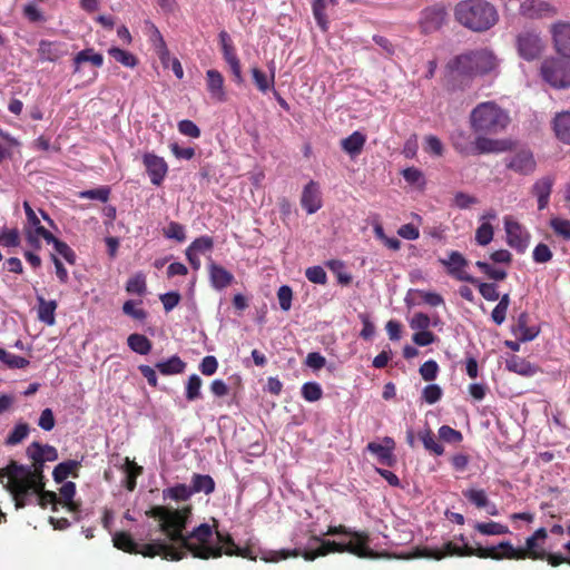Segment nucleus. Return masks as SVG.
<instances>
[{"mask_svg":"<svg viewBox=\"0 0 570 570\" xmlns=\"http://www.w3.org/2000/svg\"><path fill=\"white\" fill-rule=\"evenodd\" d=\"M214 248V239L208 235L200 236L191 242V244L186 248L196 254H206L212 252Z\"/></svg>","mask_w":570,"mask_h":570,"instance_id":"de8ad7c7","label":"nucleus"},{"mask_svg":"<svg viewBox=\"0 0 570 570\" xmlns=\"http://www.w3.org/2000/svg\"><path fill=\"white\" fill-rule=\"evenodd\" d=\"M190 489L193 495L195 493L204 492L205 494H210L215 491V481L208 474H198L194 473L191 476Z\"/></svg>","mask_w":570,"mask_h":570,"instance_id":"f704fd0d","label":"nucleus"},{"mask_svg":"<svg viewBox=\"0 0 570 570\" xmlns=\"http://www.w3.org/2000/svg\"><path fill=\"white\" fill-rule=\"evenodd\" d=\"M515 46L519 56L527 61L540 58L546 48L540 33L534 29H525L519 32L515 38Z\"/></svg>","mask_w":570,"mask_h":570,"instance_id":"9b49d317","label":"nucleus"},{"mask_svg":"<svg viewBox=\"0 0 570 570\" xmlns=\"http://www.w3.org/2000/svg\"><path fill=\"white\" fill-rule=\"evenodd\" d=\"M68 52L67 45L61 41L41 40L38 47L40 60L55 62L66 56Z\"/></svg>","mask_w":570,"mask_h":570,"instance_id":"a878e982","label":"nucleus"},{"mask_svg":"<svg viewBox=\"0 0 570 570\" xmlns=\"http://www.w3.org/2000/svg\"><path fill=\"white\" fill-rule=\"evenodd\" d=\"M440 263L446 268V273L456 281L478 283V279L466 272L469 262L460 252L452 250L448 258L440 259Z\"/></svg>","mask_w":570,"mask_h":570,"instance_id":"ddd939ff","label":"nucleus"},{"mask_svg":"<svg viewBox=\"0 0 570 570\" xmlns=\"http://www.w3.org/2000/svg\"><path fill=\"white\" fill-rule=\"evenodd\" d=\"M164 236L181 243L186 239L185 227L177 222H170L164 229Z\"/></svg>","mask_w":570,"mask_h":570,"instance_id":"680f3d73","label":"nucleus"},{"mask_svg":"<svg viewBox=\"0 0 570 570\" xmlns=\"http://www.w3.org/2000/svg\"><path fill=\"white\" fill-rule=\"evenodd\" d=\"M312 541L318 542L320 547L315 550H304L299 549L293 550H265L261 551L259 558L265 562H278L281 560H285L289 557H298L302 556L306 561H314L318 557H324L331 552H348L358 558L363 559H376L379 558V553L373 551L370 548V534L368 533H353V540L348 542H336L330 540H323L317 535H313L311 538Z\"/></svg>","mask_w":570,"mask_h":570,"instance_id":"f03ea898","label":"nucleus"},{"mask_svg":"<svg viewBox=\"0 0 570 570\" xmlns=\"http://www.w3.org/2000/svg\"><path fill=\"white\" fill-rule=\"evenodd\" d=\"M450 67L459 76L474 78L494 71L498 67V59L488 49H478L456 56Z\"/></svg>","mask_w":570,"mask_h":570,"instance_id":"6e6552de","label":"nucleus"},{"mask_svg":"<svg viewBox=\"0 0 570 570\" xmlns=\"http://www.w3.org/2000/svg\"><path fill=\"white\" fill-rule=\"evenodd\" d=\"M138 553L147 558L160 556L163 559L170 561H179L186 557L185 551L177 550L174 544L164 540H156L142 546L138 544Z\"/></svg>","mask_w":570,"mask_h":570,"instance_id":"f8f14e48","label":"nucleus"},{"mask_svg":"<svg viewBox=\"0 0 570 570\" xmlns=\"http://www.w3.org/2000/svg\"><path fill=\"white\" fill-rule=\"evenodd\" d=\"M202 379L197 374H193L188 377L186 384V399L188 401H195L202 396Z\"/></svg>","mask_w":570,"mask_h":570,"instance_id":"6e6d98bb","label":"nucleus"},{"mask_svg":"<svg viewBox=\"0 0 570 570\" xmlns=\"http://www.w3.org/2000/svg\"><path fill=\"white\" fill-rule=\"evenodd\" d=\"M302 396L307 402H316L322 399L323 390L316 382H307L302 386Z\"/></svg>","mask_w":570,"mask_h":570,"instance_id":"5fc2aeb1","label":"nucleus"},{"mask_svg":"<svg viewBox=\"0 0 570 570\" xmlns=\"http://www.w3.org/2000/svg\"><path fill=\"white\" fill-rule=\"evenodd\" d=\"M439 438L442 441L451 444H458L463 440L462 433L449 425H442L439 429Z\"/></svg>","mask_w":570,"mask_h":570,"instance_id":"bf43d9fd","label":"nucleus"},{"mask_svg":"<svg viewBox=\"0 0 570 570\" xmlns=\"http://www.w3.org/2000/svg\"><path fill=\"white\" fill-rule=\"evenodd\" d=\"M507 366L510 371L523 376H531L535 373L534 367L529 362L519 357H513L510 360Z\"/></svg>","mask_w":570,"mask_h":570,"instance_id":"3c124183","label":"nucleus"},{"mask_svg":"<svg viewBox=\"0 0 570 570\" xmlns=\"http://www.w3.org/2000/svg\"><path fill=\"white\" fill-rule=\"evenodd\" d=\"M83 62H90L92 66L99 68L104 63V57L101 53L95 52L92 48L79 51L73 58V72H78L80 65Z\"/></svg>","mask_w":570,"mask_h":570,"instance_id":"473e14b6","label":"nucleus"},{"mask_svg":"<svg viewBox=\"0 0 570 570\" xmlns=\"http://www.w3.org/2000/svg\"><path fill=\"white\" fill-rule=\"evenodd\" d=\"M206 88L212 100L215 102H225L227 100L225 79L218 70L209 69L206 71Z\"/></svg>","mask_w":570,"mask_h":570,"instance_id":"4be33fe9","label":"nucleus"},{"mask_svg":"<svg viewBox=\"0 0 570 570\" xmlns=\"http://www.w3.org/2000/svg\"><path fill=\"white\" fill-rule=\"evenodd\" d=\"M29 425L27 423H18L6 439L7 445H17L22 442L29 434Z\"/></svg>","mask_w":570,"mask_h":570,"instance_id":"603ef678","label":"nucleus"},{"mask_svg":"<svg viewBox=\"0 0 570 570\" xmlns=\"http://www.w3.org/2000/svg\"><path fill=\"white\" fill-rule=\"evenodd\" d=\"M505 167L519 175H530L537 168V161L530 149H520L505 159Z\"/></svg>","mask_w":570,"mask_h":570,"instance_id":"2eb2a0df","label":"nucleus"},{"mask_svg":"<svg viewBox=\"0 0 570 570\" xmlns=\"http://www.w3.org/2000/svg\"><path fill=\"white\" fill-rule=\"evenodd\" d=\"M127 344L131 351L140 355H147L153 348L151 341L144 334L134 333L127 338Z\"/></svg>","mask_w":570,"mask_h":570,"instance_id":"4c0bfd02","label":"nucleus"},{"mask_svg":"<svg viewBox=\"0 0 570 570\" xmlns=\"http://www.w3.org/2000/svg\"><path fill=\"white\" fill-rule=\"evenodd\" d=\"M553 185L554 178L552 176L541 177L532 185L531 194L537 197L539 210L548 207Z\"/></svg>","mask_w":570,"mask_h":570,"instance_id":"393cba45","label":"nucleus"},{"mask_svg":"<svg viewBox=\"0 0 570 570\" xmlns=\"http://www.w3.org/2000/svg\"><path fill=\"white\" fill-rule=\"evenodd\" d=\"M23 209L27 216V225L30 227L26 228L27 240L32 247L40 248L39 238H42V234L40 233V230L46 228L41 225L39 217L32 209L29 202H23Z\"/></svg>","mask_w":570,"mask_h":570,"instance_id":"412c9836","label":"nucleus"},{"mask_svg":"<svg viewBox=\"0 0 570 570\" xmlns=\"http://www.w3.org/2000/svg\"><path fill=\"white\" fill-rule=\"evenodd\" d=\"M250 73L253 77L254 85L257 90L262 94H266L269 90H274L275 88V67L269 68V73L267 75L258 67H252Z\"/></svg>","mask_w":570,"mask_h":570,"instance_id":"cd10ccee","label":"nucleus"},{"mask_svg":"<svg viewBox=\"0 0 570 570\" xmlns=\"http://www.w3.org/2000/svg\"><path fill=\"white\" fill-rule=\"evenodd\" d=\"M279 307L287 312L292 307L293 291L288 285H283L277 291Z\"/></svg>","mask_w":570,"mask_h":570,"instance_id":"338daca9","label":"nucleus"},{"mask_svg":"<svg viewBox=\"0 0 570 570\" xmlns=\"http://www.w3.org/2000/svg\"><path fill=\"white\" fill-rule=\"evenodd\" d=\"M0 361L9 368H26L30 362L21 356L14 355L0 347Z\"/></svg>","mask_w":570,"mask_h":570,"instance_id":"09e8293b","label":"nucleus"},{"mask_svg":"<svg viewBox=\"0 0 570 570\" xmlns=\"http://www.w3.org/2000/svg\"><path fill=\"white\" fill-rule=\"evenodd\" d=\"M9 473L16 478L11 483L13 485L11 495L18 510L28 504V499L33 495L35 491H41L46 485L43 471L19 464L14 460L9 462Z\"/></svg>","mask_w":570,"mask_h":570,"instance_id":"20e7f679","label":"nucleus"},{"mask_svg":"<svg viewBox=\"0 0 570 570\" xmlns=\"http://www.w3.org/2000/svg\"><path fill=\"white\" fill-rule=\"evenodd\" d=\"M223 554L228 557H242L255 561L258 553L254 550L253 546L247 543L245 547H238L236 549H229V551H223Z\"/></svg>","mask_w":570,"mask_h":570,"instance_id":"69168bd1","label":"nucleus"},{"mask_svg":"<svg viewBox=\"0 0 570 570\" xmlns=\"http://www.w3.org/2000/svg\"><path fill=\"white\" fill-rule=\"evenodd\" d=\"M301 205L307 214H314L322 207V196L318 183L308 181L302 191Z\"/></svg>","mask_w":570,"mask_h":570,"instance_id":"5701e85b","label":"nucleus"},{"mask_svg":"<svg viewBox=\"0 0 570 570\" xmlns=\"http://www.w3.org/2000/svg\"><path fill=\"white\" fill-rule=\"evenodd\" d=\"M155 367L163 375L180 374L185 371L186 363L177 355L169 357L167 361L156 363Z\"/></svg>","mask_w":570,"mask_h":570,"instance_id":"c9c22d12","label":"nucleus"},{"mask_svg":"<svg viewBox=\"0 0 570 570\" xmlns=\"http://www.w3.org/2000/svg\"><path fill=\"white\" fill-rule=\"evenodd\" d=\"M365 142L366 136L361 131H354L341 140V147L346 154L354 158L362 153Z\"/></svg>","mask_w":570,"mask_h":570,"instance_id":"2f4dec72","label":"nucleus"},{"mask_svg":"<svg viewBox=\"0 0 570 570\" xmlns=\"http://www.w3.org/2000/svg\"><path fill=\"white\" fill-rule=\"evenodd\" d=\"M193 497L190 485L183 483L163 490L164 500L188 501Z\"/></svg>","mask_w":570,"mask_h":570,"instance_id":"79ce46f5","label":"nucleus"},{"mask_svg":"<svg viewBox=\"0 0 570 570\" xmlns=\"http://www.w3.org/2000/svg\"><path fill=\"white\" fill-rule=\"evenodd\" d=\"M146 277L142 273L135 274L126 284V291L129 294L142 295L146 293Z\"/></svg>","mask_w":570,"mask_h":570,"instance_id":"8fccbe9b","label":"nucleus"},{"mask_svg":"<svg viewBox=\"0 0 570 570\" xmlns=\"http://www.w3.org/2000/svg\"><path fill=\"white\" fill-rule=\"evenodd\" d=\"M373 230L375 237L382 240L384 245L387 246L390 249L399 250L401 248V242L395 237H387L381 224H375Z\"/></svg>","mask_w":570,"mask_h":570,"instance_id":"e2e57ef3","label":"nucleus"},{"mask_svg":"<svg viewBox=\"0 0 570 570\" xmlns=\"http://www.w3.org/2000/svg\"><path fill=\"white\" fill-rule=\"evenodd\" d=\"M79 466H80V463L78 461H75V460H67V461H63V462L59 463L53 469V472H52L53 480L57 483H61L70 474H72L73 476L77 478L78 474H77L76 471L78 470Z\"/></svg>","mask_w":570,"mask_h":570,"instance_id":"e433bc0d","label":"nucleus"},{"mask_svg":"<svg viewBox=\"0 0 570 570\" xmlns=\"http://www.w3.org/2000/svg\"><path fill=\"white\" fill-rule=\"evenodd\" d=\"M550 227L558 236H561L566 240H570V220L553 217L550 219Z\"/></svg>","mask_w":570,"mask_h":570,"instance_id":"4d7b16f0","label":"nucleus"},{"mask_svg":"<svg viewBox=\"0 0 570 570\" xmlns=\"http://www.w3.org/2000/svg\"><path fill=\"white\" fill-rule=\"evenodd\" d=\"M449 556L458 557H472L475 556L481 559H493L494 547H478L473 548L468 544L459 547L452 541H448L443 544L442 549H433L429 547L415 548L411 553L405 556H399L400 559H414V558H429L441 560Z\"/></svg>","mask_w":570,"mask_h":570,"instance_id":"1a4fd4ad","label":"nucleus"},{"mask_svg":"<svg viewBox=\"0 0 570 570\" xmlns=\"http://www.w3.org/2000/svg\"><path fill=\"white\" fill-rule=\"evenodd\" d=\"M552 40L559 55L570 59V22H557L551 27Z\"/></svg>","mask_w":570,"mask_h":570,"instance_id":"aec40b11","label":"nucleus"},{"mask_svg":"<svg viewBox=\"0 0 570 570\" xmlns=\"http://www.w3.org/2000/svg\"><path fill=\"white\" fill-rule=\"evenodd\" d=\"M366 450L374 454L377 461L390 468L396 463V456L394 454L395 441L390 436H384L381 443L370 442L366 445Z\"/></svg>","mask_w":570,"mask_h":570,"instance_id":"a211bd4d","label":"nucleus"},{"mask_svg":"<svg viewBox=\"0 0 570 570\" xmlns=\"http://www.w3.org/2000/svg\"><path fill=\"white\" fill-rule=\"evenodd\" d=\"M125 471L127 474L126 488L129 491H134L136 488V479L142 473V468L130 461L129 458L125 459Z\"/></svg>","mask_w":570,"mask_h":570,"instance_id":"49530a36","label":"nucleus"},{"mask_svg":"<svg viewBox=\"0 0 570 570\" xmlns=\"http://www.w3.org/2000/svg\"><path fill=\"white\" fill-rule=\"evenodd\" d=\"M474 529L483 535H502L510 533L509 527L499 522H478Z\"/></svg>","mask_w":570,"mask_h":570,"instance_id":"37998d69","label":"nucleus"},{"mask_svg":"<svg viewBox=\"0 0 570 570\" xmlns=\"http://www.w3.org/2000/svg\"><path fill=\"white\" fill-rule=\"evenodd\" d=\"M306 278L314 284L325 285L327 282V275L322 266H312L305 271Z\"/></svg>","mask_w":570,"mask_h":570,"instance_id":"0e129e2a","label":"nucleus"},{"mask_svg":"<svg viewBox=\"0 0 570 570\" xmlns=\"http://www.w3.org/2000/svg\"><path fill=\"white\" fill-rule=\"evenodd\" d=\"M493 227L489 222L482 223L475 232V240L481 246H487L493 239Z\"/></svg>","mask_w":570,"mask_h":570,"instance_id":"13d9d810","label":"nucleus"},{"mask_svg":"<svg viewBox=\"0 0 570 570\" xmlns=\"http://www.w3.org/2000/svg\"><path fill=\"white\" fill-rule=\"evenodd\" d=\"M42 238L48 243L52 244L55 250L61 255L67 263L73 265L76 263V253L75 250L65 242L58 239L50 233L48 229H41Z\"/></svg>","mask_w":570,"mask_h":570,"instance_id":"c85d7f7f","label":"nucleus"},{"mask_svg":"<svg viewBox=\"0 0 570 570\" xmlns=\"http://www.w3.org/2000/svg\"><path fill=\"white\" fill-rule=\"evenodd\" d=\"M208 276L212 287L217 291L230 286L235 281L234 275L229 271L213 259H209L208 263Z\"/></svg>","mask_w":570,"mask_h":570,"instance_id":"b1692460","label":"nucleus"},{"mask_svg":"<svg viewBox=\"0 0 570 570\" xmlns=\"http://www.w3.org/2000/svg\"><path fill=\"white\" fill-rule=\"evenodd\" d=\"M504 227L508 245L519 253H523L529 244V233L521 226V224L509 217L504 218Z\"/></svg>","mask_w":570,"mask_h":570,"instance_id":"dca6fc26","label":"nucleus"},{"mask_svg":"<svg viewBox=\"0 0 570 570\" xmlns=\"http://www.w3.org/2000/svg\"><path fill=\"white\" fill-rule=\"evenodd\" d=\"M142 164L151 184L160 186L168 173V165L165 159L154 153H146L142 156Z\"/></svg>","mask_w":570,"mask_h":570,"instance_id":"f3484780","label":"nucleus"},{"mask_svg":"<svg viewBox=\"0 0 570 570\" xmlns=\"http://www.w3.org/2000/svg\"><path fill=\"white\" fill-rule=\"evenodd\" d=\"M33 494H37V501L41 508H47L48 504H51L52 511H57V504H60V501L56 492L47 491L42 488L41 491H35Z\"/></svg>","mask_w":570,"mask_h":570,"instance_id":"864d4df0","label":"nucleus"},{"mask_svg":"<svg viewBox=\"0 0 570 570\" xmlns=\"http://www.w3.org/2000/svg\"><path fill=\"white\" fill-rule=\"evenodd\" d=\"M469 122L475 134L488 137L504 131L510 124V116L497 102L484 101L471 110Z\"/></svg>","mask_w":570,"mask_h":570,"instance_id":"39448f33","label":"nucleus"},{"mask_svg":"<svg viewBox=\"0 0 570 570\" xmlns=\"http://www.w3.org/2000/svg\"><path fill=\"white\" fill-rule=\"evenodd\" d=\"M419 372L424 381H433L436 379L439 365L434 360H429L420 366Z\"/></svg>","mask_w":570,"mask_h":570,"instance_id":"774afa93","label":"nucleus"},{"mask_svg":"<svg viewBox=\"0 0 570 570\" xmlns=\"http://www.w3.org/2000/svg\"><path fill=\"white\" fill-rule=\"evenodd\" d=\"M541 78L552 88L570 87V61L563 58H546L540 66Z\"/></svg>","mask_w":570,"mask_h":570,"instance_id":"9d476101","label":"nucleus"},{"mask_svg":"<svg viewBox=\"0 0 570 570\" xmlns=\"http://www.w3.org/2000/svg\"><path fill=\"white\" fill-rule=\"evenodd\" d=\"M0 245L3 247H17L20 245V235L17 228H3L0 232Z\"/></svg>","mask_w":570,"mask_h":570,"instance_id":"052dcab7","label":"nucleus"},{"mask_svg":"<svg viewBox=\"0 0 570 570\" xmlns=\"http://www.w3.org/2000/svg\"><path fill=\"white\" fill-rule=\"evenodd\" d=\"M114 547L126 553L138 554V543L132 539L131 534L126 531L116 532L112 535Z\"/></svg>","mask_w":570,"mask_h":570,"instance_id":"72a5a7b5","label":"nucleus"},{"mask_svg":"<svg viewBox=\"0 0 570 570\" xmlns=\"http://www.w3.org/2000/svg\"><path fill=\"white\" fill-rule=\"evenodd\" d=\"M548 532L544 528H539L532 535L527 538L524 548H514L510 541H502L494 547L493 560H544L547 551L544 541Z\"/></svg>","mask_w":570,"mask_h":570,"instance_id":"0eeeda50","label":"nucleus"},{"mask_svg":"<svg viewBox=\"0 0 570 570\" xmlns=\"http://www.w3.org/2000/svg\"><path fill=\"white\" fill-rule=\"evenodd\" d=\"M38 302V320L48 326H52L56 323V309L58 304L56 301H47L43 296H37Z\"/></svg>","mask_w":570,"mask_h":570,"instance_id":"7c9ffc66","label":"nucleus"},{"mask_svg":"<svg viewBox=\"0 0 570 570\" xmlns=\"http://www.w3.org/2000/svg\"><path fill=\"white\" fill-rule=\"evenodd\" d=\"M450 139L454 150L462 157L502 153L510 148L508 140L492 139L480 134L473 138L470 132L462 129L454 130Z\"/></svg>","mask_w":570,"mask_h":570,"instance_id":"423d86ee","label":"nucleus"},{"mask_svg":"<svg viewBox=\"0 0 570 570\" xmlns=\"http://www.w3.org/2000/svg\"><path fill=\"white\" fill-rule=\"evenodd\" d=\"M59 503L62 504L69 512L75 514L76 521L80 519V507L81 504L73 500L76 494V484L71 481H67L62 484L59 490Z\"/></svg>","mask_w":570,"mask_h":570,"instance_id":"bb28decb","label":"nucleus"},{"mask_svg":"<svg viewBox=\"0 0 570 570\" xmlns=\"http://www.w3.org/2000/svg\"><path fill=\"white\" fill-rule=\"evenodd\" d=\"M448 17L446 8L441 3H435L425 8L421 12L420 26L424 33H432L442 28Z\"/></svg>","mask_w":570,"mask_h":570,"instance_id":"4468645a","label":"nucleus"},{"mask_svg":"<svg viewBox=\"0 0 570 570\" xmlns=\"http://www.w3.org/2000/svg\"><path fill=\"white\" fill-rule=\"evenodd\" d=\"M108 53L119 63L125 67L134 68L138 63V59L131 52L122 50L117 47H111Z\"/></svg>","mask_w":570,"mask_h":570,"instance_id":"a18cd8bd","label":"nucleus"},{"mask_svg":"<svg viewBox=\"0 0 570 570\" xmlns=\"http://www.w3.org/2000/svg\"><path fill=\"white\" fill-rule=\"evenodd\" d=\"M454 18L471 31L484 32L498 23L499 12L487 0H462L454 7Z\"/></svg>","mask_w":570,"mask_h":570,"instance_id":"7ed1b4c3","label":"nucleus"},{"mask_svg":"<svg viewBox=\"0 0 570 570\" xmlns=\"http://www.w3.org/2000/svg\"><path fill=\"white\" fill-rule=\"evenodd\" d=\"M417 436L422 441L426 451L435 455H442L444 453V448L436 441L435 435L430 428L420 431Z\"/></svg>","mask_w":570,"mask_h":570,"instance_id":"a19ab883","label":"nucleus"},{"mask_svg":"<svg viewBox=\"0 0 570 570\" xmlns=\"http://www.w3.org/2000/svg\"><path fill=\"white\" fill-rule=\"evenodd\" d=\"M327 3L336 4L337 0H314L312 4L313 16L323 31L328 29V19L325 12Z\"/></svg>","mask_w":570,"mask_h":570,"instance_id":"58836bf2","label":"nucleus"},{"mask_svg":"<svg viewBox=\"0 0 570 570\" xmlns=\"http://www.w3.org/2000/svg\"><path fill=\"white\" fill-rule=\"evenodd\" d=\"M464 498L478 509L489 507V499L483 489H468L463 491Z\"/></svg>","mask_w":570,"mask_h":570,"instance_id":"c03bdc74","label":"nucleus"},{"mask_svg":"<svg viewBox=\"0 0 570 570\" xmlns=\"http://www.w3.org/2000/svg\"><path fill=\"white\" fill-rule=\"evenodd\" d=\"M528 321L529 316L527 313H522L518 317L517 334L519 340L522 342L532 341L539 334V330L537 327L528 326Z\"/></svg>","mask_w":570,"mask_h":570,"instance_id":"ea45409f","label":"nucleus"},{"mask_svg":"<svg viewBox=\"0 0 570 570\" xmlns=\"http://www.w3.org/2000/svg\"><path fill=\"white\" fill-rule=\"evenodd\" d=\"M556 137L563 144L570 145V111L558 112L552 120Z\"/></svg>","mask_w":570,"mask_h":570,"instance_id":"c756f323","label":"nucleus"},{"mask_svg":"<svg viewBox=\"0 0 570 570\" xmlns=\"http://www.w3.org/2000/svg\"><path fill=\"white\" fill-rule=\"evenodd\" d=\"M191 511V505H185L180 509L154 505L145 514L158 521L159 531L165 534L170 542L169 544H177V550H183L186 554L189 552L194 558L203 560L220 558L223 556L222 549L210 546L213 530L209 524L202 523L190 532L185 533L193 514Z\"/></svg>","mask_w":570,"mask_h":570,"instance_id":"f257e3e1","label":"nucleus"},{"mask_svg":"<svg viewBox=\"0 0 570 570\" xmlns=\"http://www.w3.org/2000/svg\"><path fill=\"white\" fill-rule=\"evenodd\" d=\"M520 14L529 19L553 17L557 14V8L548 1L525 0L520 6Z\"/></svg>","mask_w":570,"mask_h":570,"instance_id":"6ab92c4d","label":"nucleus"}]
</instances>
